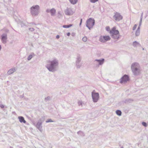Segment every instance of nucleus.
<instances>
[{
  "label": "nucleus",
  "instance_id": "7",
  "mask_svg": "<svg viewBox=\"0 0 148 148\" xmlns=\"http://www.w3.org/2000/svg\"><path fill=\"white\" fill-rule=\"evenodd\" d=\"M92 97L93 101L94 102H96L99 99V94L98 92H95L93 91L92 92Z\"/></svg>",
  "mask_w": 148,
  "mask_h": 148
},
{
  "label": "nucleus",
  "instance_id": "10",
  "mask_svg": "<svg viewBox=\"0 0 148 148\" xmlns=\"http://www.w3.org/2000/svg\"><path fill=\"white\" fill-rule=\"evenodd\" d=\"M130 80L129 76L125 74L121 79L120 83H125Z\"/></svg>",
  "mask_w": 148,
  "mask_h": 148
},
{
  "label": "nucleus",
  "instance_id": "41",
  "mask_svg": "<svg viewBox=\"0 0 148 148\" xmlns=\"http://www.w3.org/2000/svg\"><path fill=\"white\" fill-rule=\"evenodd\" d=\"M82 18H81V19H80V23H79V26H80L81 25V24L82 23Z\"/></svg>",
  "mask_w": 148,
  "mask_h": 148
},
{
  "label": "nucleus",
  "instance_id": "35",
  "mask_svg": "<svg viewBox=\"0 0 148 148\" xmlns=\"http://www.w3.org/2000/svg\"><path fill=\"white\" fill-rule=\"evenodd\" d=\"M78 104L79 106H82V102L81 101H79L78 102Z\"/></svg>",
  "mask_w": 148,
  "mask_h": 148
},
{
  "label": "nucleus",
  "instance_id": "42",
  "mask_svg": "<svg viewBox=\"0 0 148 148\" xmlns=\"http://www.w3.org/2000/svg\"><path fill=\"white\" fill-rule=\"evenodd\" d=\"M71 34L70 32H68L66 34V35L68 36H69Z\"/></svg>",
  "mask_w": 148,
  "mask_h": 148
},
{
  "label": "nucleus",
  "instance_id": "17",
  "mask_svg": "<svg viewBox=\"0 0 148 148\" xmlns=\"http://www.w3.org/2000/svg\"><path fill=\"white\" fill-rule=\"evenodd\" d=\"M18 119L20 122L21 123H26V121L24 119V118L22 116H19Z\"/></svg>",
  "mask_w": 148,
  "mask_h": 148
},
{
  "label": "nucleus",
  "instance_id": "16",
  "mask_svg": "<svg viewBox=\"0 0 148 148\" xmlns=\"http://www.w3.org/2000/svg\"><path fill=\"white\" fill-rule=\"evenodd\" d=\"M16 71V70L14 68H12V69H10L7 72V73L8 75H10Z\"/></svg>",
  "mask_w": 148,
  "mask_h": 148
},
{
  "label": "nucleus",
  "instance_id": "8",
  "mask_svg": "<svg viewBox=\"0 0 148 148\" xmlns=\"http://www.w3.org/2000/svg\"><path fill=\"white\" fill-rule=\"evenodd\" d=\"M110 39V38L109 36H101L99 37V40L101 42L105 43Z\"/></svg>",
  "mask_w": 148,
  "mask_h": 148
},
{
  "label": "nucleus",
  "instance_id": "4",
  "mask_svg": "<svg viewBox=\"0 0 148 148\" xmlns=\"http://www.w3.org/2000/svg\"><path fill=\"white\" fill-rule=\"evenodd\" d=\"M95 24L94 19L92 18H89L86 21V26L88 29L90 30L92 28Z\"/></svg>",
  "mask_w": 148,
  "mask_h": 148
},
{
  "label": "nucleus",
  "instance_id": "36",
  "mask_svg": "<svg viewBox=\"0 0 148 148\" xmlns=\"http://www.w3.org/2000/svg\"><path fill=\"white\" fill-rule=\"evenodd\" d=\"M137 25L136 24H135L134 25V27H133V30H135L136 29V27H137Z\"/></svg>",
  "mask_w": 148,
  "mask_h": 148
},
{
  "label": "nucleus",
  "instance_id": "26",
  "mask_svg": "<svg viewBox=\"0 0 148 148\" xmlns=\"http://www.w3.org/2000/svg\"><path fill=\"white\" fill-rule=\"evenodd\" d=\"M51 97L50 96H48L47 97H46L45 99V101H49L51 99Z\"/></svg>",
  "mask_w": 148,
  "mask_h": 148
},
{
  "label": "nucleus",
  "instance_id": "34",
  "mask_svg": "<svg viewBox=\"0 0 148 148\" xmlns=\"http://www.w3.org/2000/svg\"><path fill=\"white\" fill-rule=\"evenodd\" d=\"M98 0H90V1L92 3H94L98 1Z\"/></svg>",
  "mask_w": 148,
  "mask_h": 148
},
{
  "label": "nucleus",
  "instance_id": "2",
  "mask_svg": "<svg viewBox=\"0 0 148 148\" xmlns=\"http://www.w3.org/2000/svg\"><path fill=\"white\" fill-rule=\"evenodd\" d=\"M131 68L134 75H137L140 74V66L138 63L134 62L132 63L131 66Z\"/></svg>",
  "mask_w": 148,
  "mask_h": 148
},
{
  "label": "nucleus",
  "instance_id": "11",
  "mask_svg": "<svg viewBox=\"0 0 148 148\" xmlns=\"http://www.w3.org/2000/svg\"><path fill=\"white\" fill-rule=\"evenodd\" d=\"M64 13L66 15L71 16L73 15L74 12L72 10L71 8H67L66 9L64 10Z\"/></svg>",
  "mask_w": 148,
  "mask_h": 148
},
{
  "label": "nucleus",
  "instance_id": "44",
  "mask_svg": "<svg viewBox=\"0 0 148 148\" xmlns=\"http://www.w3.org/2000/svg\"><path fill=\"white\" fill-rule=\"evenodd\" d=\"M75 34L74 33H72L71 34V35L73 36H75Z\"/></svg>",
  "mask_w": 148,
  "mask_h": 148
},
{
  "label": "nucleus",
  "instance_id": "33",
  "mask_svg": "<svg viewBox=\"0 0 148 148\" xmlns=\"http://www.w3.org/2000/svg\"><path fill=\"white\" fill-rule=\"evenodd\" d=\"M82 40L84 42H86L87 40V38L86 37H84L82 39Z\"/></svg>",
  "mask_w": 148,
  "mask_h": 148
},
{
  "label": "nucleus",
  "instance_id": "12",
  "mask_svg": "<svg viewBox=\"0 0 148 148\" xmlns=\"http://www.w3.org/2000/svg\"><path fill=\"white\" fill-rule=\"evenodd\" d=\"M116 28L114 27L110 30L109 32L111 34V36L119 34V32L118 30H116Z\"/></svg>",
  "mask_w": 148,
  "mask_h": 148
},
{
  "label": "nucleus",
  "instance_id": "29",
  "mask_svg": "<svg viewBox=\"0 0 148 148\" xmlns=\"http://www.w3.org/2000/svg\"><path fill=\"white\" fill-rule=\"evenodd\" d=\"M62 16V15L61 14L60 12H58V17L59 18H60Z\"/></svg>",
  "mask_w": 148,
  "mask_h": 148
},
{
  "label": "nucleus",
  "instance_id": "24",
  "mask_svg": "<svg viewBox=\"0 0 148 148\" xmlns=\"http://www.w3.org/2000/svg\"><path fill=\"white\" fill-rule=\"evenodd\" d=\"M77 134L79 135L82 136H84L85 135L84 133L82 132L81 131H79L77 132Z\"/></svg>",
  "mask_w": 148,
  "mask_h": 148
},
{
  "label": "nucleus",
  "instance_id": "22",
  "mask_svg": "<svg viewBox=\"0 0 148 148\" xmlns=\"http://www.w3.org/2000/svg\"><path fill=\"white\" fill-rule=\"evenodd\" d=\"M35 54L33 53H32L31 54L28 56V60H30L34 56Z\"/></svg>",
  "mask_w": 148,
  "mask_h": 148
},
{
  "label": "nucleus",
  "instance_id": "47",
  "mask_svg": "<svg viewBox=\"0 0 148 148\" xmlns=\"http://www.w3.org/2000/svg\"><path fill=\"white\" fill-rule=\"evenodd\" d=\"M121 148H123V146L121 147Z\"/></svg>",
  "mask_w": 148,
  "mask_h": 148
},
{
  "label": "nucleus",
  "instance_id": "45",
  "mask_svg": "<svg viewBox=\"0 0 148 148\" xmlns=\"http://www.w3.org/2000/svg\"><path fill=\"white\" fill-rule=\"evenodd\" d=\"M9 30L8 29H7L6 31V32H9Z\"/></svg>",
  "mask_w": 148,
  "mask_h": 148
},
{
  "label": "nucleus",
  "instance_id": "25",
  "mask_svg": "<svg viewBox=\"0 0 148 148\" xmlns=\"http://www.w3.org/2000/svg\"><path fill=\"white\" fill-rule=\"evenodd\" d=\"M116 114L119 116L121 115L122 112L120 110H117L116 111Z\"/></svg>",
  "mask_w": 148,
  "mask_h": 148
},
{
  "label": "nucleus",
  "instance_id": "19",
  "mask_svg": "<svg viewBox=\"0 0 148 148\" xmlns=\"http://www.w3.org/2000/svg\"><path fill=\"white\" fill-rule=\"evenodd\" d=\"M111 36L112 37V38H114V39H119V34H118L116 35H111Z\"/></svg>",
  "mask_w": 148,
  "mask_h": 148
},
{
  "label": "nucleus",
  "instance_id": "28",
  "mask_svg": "<svg viewBox=\"0 0 148 148\" xmlns=\"http://www.w3.org/2000/svg\"><path fill=\"white\" fill-rule=\"evenodd\" d=\"M140 33V31L136 30V33H135L136 36H138L139 35Z\"/></svg>",
  "mask_w": 148,
  "mask_h": 148
},
{
  "label": "nucleus",
  "instance_id": "14",
  "mask_svg": "<svg viewBox=\"0 0 148 148\" xmlns=\"http://www.w3.org/2000/svg\"><path fill=\"white\" fill-rule=\"evenodd\" d=\"M1 39L3 43L5 44L7 42V34H4L1 36Z\"/></svg>",
  "mask_w": 148,
  "mask_h": 148
},
{
  "label": "nucleus",
  "instance_id": "37",
  "mask_svg": "<svg viewBox=\"0 0 148 148\" xmlns=\"http://www.w3.org/2000/svg\"><path fill=\"white\" fill-rule=\"evenodd\" d=\"M28 29L31 32L33 31L34 30L33 28H29Z\"/></svg>",
  "mask_w": 148,
  "mask_h": 148
},
{
  "label": "nucleus",
  "instance_id": "21",
  "mask_svg": "<svg viewBox=\"0 0 148 148\" xmlns=\"http://www.w3.org/2000/svg\"><path fill=\"white\" fill-rule=\"evenodd\" d=\"M69 1L71 4L73 5L76 4L77 2V0H69Z\"/></svg>",
  "mask_w": 148,
  "mask_h": 148
},
{
  "label": "nucleus",
  "instance_id": "31",
  "mask_svg": "<svg viewBox=\"0 0 148 148\" xmlns=\"http://www.w3.org/2000/svg\"><path fill=\"white\" fill-rule=\"evenodd\" d=\"M53 121H52L51 119H49L47 120L46 121V122L47 123H49V122H53Z\"/></svg>",
  "mask_w": 148,
  "mask_h": 148
},
{
  "label": "nucleus",
  "instance_id": "3",
  "mask_svg": "<svg viewBox=\"0 0 148 148\" xmlns=\"http://www.w3.org/2000/svg\"><path fill=\"white\" fill-rule=\"evenodd\" d=\"M39 6L38 5L32 6L30 8V12L32 15L34 16H37L39 13Z\"/></svg>",
  "mask_w": 148,
  "mask_h": 148
},
{
  "label": "nucleus",
  "instance_id": "5",
  "mask_svg": "<svg viewBox=\"0 0 148 148\" xmlns=\"http://www.w3.org/2000/svg\"><path fill=\"white\" fill-rule=\"evenodd\" d=\"M45 117L43 116L40 118L37 124L36 125V127L39 130V131L42 132V123L45 120Z\"/></svg>",
  "mask_w": 148,
  "mask_h": 148
},
{
  "label": "nucleus",
  "instance_id": "46",
  "mask_svg": "<svg viewBox=\"0 0 148 148\" xmlns=\"http://www.w3.org/2000/svg\"><path fill=\"white\" fill-rule=\"evenodd\" d=\"M1 45H0V51L1 50Z\"/></svg>",
  "mask_w": 148,
  "mask_h": 148
},
{
  "label": "nucleus",
  "instance_id": "27",
  "mask_svg": "<svg viewBox=\"0 0 148 148\" xmlns=\"http://www.w3.org/2000/svg\"><path fill=\"white\" fill-rule=\"evenodd\" d=\"M142 124L143 126L145 127H147L148 125L147 123L145 122H143L142 123Z\"/></svg>",
  "mask_w": 148,
  "mask_h": 148
},
{
  "label": "nucleus",
  "instance_id": "15",
  "mask_svg": "<svg viewBox=\"0 0 148 148\" xmlns=\"http://www.w3.org/2000/svg\"><path fill=\"white\" fill-rule=\"evenodd\" d=\"M133 101V99H125L124 101H123V102L125 103L128 104L132 103Z\"/></svg>",
  "mask_w": 148,
  "mask_h": 148
},
{
  "label": "nucleus",
  "instance_id": "1",
  "mask_svg": "<svg viewBox=\"0 0 148 148\" xmlns=\"http://www.w3.org/2000/svg\"><path fill=\"white\" fill-rule=\"evenodd\" d=\"M47 62L46 67L49 71L54 72L57 71L59 64L58 60L55 59L53 60H49Z\"/></svg>",
  "mask_w": 148,
  "mask_h": 148
},
{
  "label": "nucleus",
  "instance_id": "48",
  "mask_svg": "<svg viewBox=\"0 0 148 148\" xmlns=\"http://www.w3.org/2000/svg\"><path fill=\"white\" fill-rule=\"evenodd\" d=\"M10 148H12V147H10Z\"/></svg>",
  "mask_w": 148,
  "mask_h": 148
},
{
  "label": "nucleus",
  "instance_id": "6",
  "mask_svg": "<svg viewBox=\"0 0 148 148\" xmlns=\"http://www.w3.org/2000/svg\"><path fill=\"white\" fill-rule=\"evenodd\" d=\"M81 60V57L80 55L78 54L77 55L75 61L76 66L77 69L80 68L82 66V64L80 63Z\"/></svg>",
  "mask_w": 148,
  "mask_h": 148
},
{
  "label": "nucleus",
  "instance_id": "49",
  "mask_svg": "<svg viewBox=\"0 0 148 148\" xmlns=\"http://www.w3.org/2000/svg\"><path fill=\"white\" fill-rule=\"evenodd\" d=\"M32 24H34V23H32Z\"/></svg>",
  "mask_w": 148,
  "mask_h": 148
},
{
  "label": "nucleus",
  "instance_id": "40",
  "mask_svg": "<svg viewBox=\"0 0 148 148\" xmlns=\"http://www.w3.org/2000/svg\"><path fill=\"white\" fill-rule=\"evenodd\" d=\"M0 107L1 108H3L4 107V106L3 105L1 104L0 105Z\"/></svg>",
  "mask_w": 148,
  "mask_h": 148
},
{
  "label": "nucleus",
  "instance_id": "20",
  "mask_svg": "<svg viewBox=\"0 0 148 148\" xmlns=\"http://www.w3.org/2000/svg\"><path fill=\"white\" fill-rule=\"evenodd\" d=\"M140 45V44L136 41H135L133 43V45L134 47H137Z\"/></svg>",
  "mask_w": 148,
  "mask_h": 148
},
{
  "label": "nucleus",
  "instance_id": "39",
  "mask_svg": "<svg viewBox=\"0 0 148 148\" xmlns=\"http://www.w3.org/2000/svg\"><path fill=\"white\" fill-rule=\"evenodd\" d=\"M21 25L22 27H23L25 25V24L23 22H21Z\"/></svg>",
  "mask_w": 148,
  "mask_h": 148
},
{
  "label": "nucleus",
  "instance_id": "23",
  "mask_svg": "<svg viewBox=\"0 0 148 148\" xmlns=\"http://www.w3.org/2000/svg\"><path fill=\"white\" fill-rule=\"evenodd\" d=\"M73 25L72 24H70L68 25H63L62 27L64 28H69L73 26Z\"/></svg>",
  "mask_w": 148,
  "mask_h": 148
},
{
  "label": "nucleus",
  "instance_id": "43",
  "mask_svg": "<svg viewBox=\"0 0 148 148\" xmlns=\"http://www.w3.org/2000/svg\"><path fill=\"white\" fill-rule=\"evenodd\" d=\"M60 36L59 35H57L56 36V38L57 39H59L60 38Z\"/></svg>",
  "mask_w": 148,
  "mask_h": 148
},
{
  "label": "nucleus",
  "instance_id": "38",
  "mask_svg": "<svg viewBox=\"0 0 148 148\" xmlns=\"http://www.w3.org/2000/svg\"><path fill=\"white\" fill-rule=\"evenodd\" d=\"M106 30L108 31H110V28L109 27V26H107L106 27Z\"/></svg>",
  "mask_w": 148,
  "mask_h": 148
},
{
  "label": "nucleus",
  "instance_id": "18",
  "mask_svg": "<svg viewBox=\"0 0 148 148\" xmlns=\"http://www.w3.org/2000/svg\"><path fill=\"white\" fill-rule=\"evenodd\" d=\"M95 61H97L99 65H101L104 63V59L103 58L99 60L96 59L95 60Z\"/></svg>",
  "mask_w": 148,
  "mask_h": 148
},
{
  "label": "nucleus",
  "instance_id": "32",
  "mask_svg": "<svg viewBox=\"0 0 148 148\" xmlns=\"http://www.w3.org/2000/svg\"><path fill=\"white\" fill-rule=\"evenodd\" d=\"M142 22H141L140 24V22H139V26L138 27V28L137 29V30H138L140 31V26L141 25Z\"/></svg>",
  "mask_w": 148,
  "mask_h": 148
},
{
  "label": "nucleus",
  "instance_id": "13",
  "mask_svg": "<svg viewBox=\"0 0 148 148\" xmlns=\"http://www.w3.org/2000/svg\"><path fill=\"white\" fill-rule=\"evenodd\" d=\"M46 12L47 13H50L51 16H54L56 13V10L54 8H52L50 10L47 9L46 10Z\"/></svg>",
  "mask_w": 148,
  "mask_h": 148
},
{
  "label": "nucleus",
  "instance_id": "9",
  "mask_svg": "<svg viewBox=\"0 0 148 148\" xmlns=\"http://www.w3.org/2000/svg\"><path fill=\"white\" fill-rule=\"evenodd\" d=\"M113 18L115 21H118L122 19L123 16L120 14V13L116 12L114 13Z\"/></svg>",
  "mask_w": 148,
  "mask_h": 148
},
{
  "label": "nucleus",
  "instance_id": "30",
  "mask_svg": "<svg viewBox=\"0 0 148 148\" xmlns=\"http://www.w3.org/2000/svg\"><path fill=\"white\" fill-rule=\"evenodd\" d=\"M143 12H142L141 14L140 17V23H141V22H142L143 18Z\"/></svg>",
  "mask_w": 148,
  "mask_h": 148
}]
</instances>
